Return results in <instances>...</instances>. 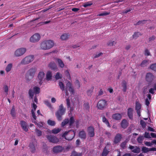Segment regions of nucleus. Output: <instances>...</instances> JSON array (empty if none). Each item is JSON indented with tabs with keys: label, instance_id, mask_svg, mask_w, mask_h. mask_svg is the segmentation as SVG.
Instances as JSON below:
<instances>
[{
	"label": "nucleus",
	"instance_id": "1",
	"mask_svg": "<svg viewBox=\"0 0 156 156\" xmlns=\"http://www.w3.org/2000/svg\"><path fill=\"white\" fill-rule=\"evenodd\" d=\"M54 44V42L53 41L45 40L41 42L40 44V47L41 49L43 50L49 49L52 48Z\"/></svg>",
	"mask_w": 156,
	"mask_h": 156
},
{
	"label": "nucleus",
	"instance_id": "2",
	"mask_svg": "<svg viewBox=\"0 0 156 156\" xmlns=\"http://www.w3.org/2000/svg\"><path fill=\"white\" fill-rule=\"evenodd\" d=\"M37 70V69L36 67H33L29 69L26 73V80L29 81L33 79Z\"/></svg>",
	"mask_w": 156,
	"mask_h": 156
},
{
	"label": "nucleus",
	"instance_id": "3",
	"mask_svg": "<svg viewBox=\"0 0 156 156\" xmlns=\"http://www.w3.org/2000/svg\"><path fill=\"white\" fill-rule=\"evenodd\" d=\"M66 109L64 108L63 104H61L59 106L58 110L55 113V115L58 120L61 121L62 119V116L66 112Z\"/></svg>",
	"mask_w": 156,
	"mask_h": 156
},
{
	"label": "nucleus",
	"instance_id": "4",
	"mask_svg": "<svg viewBox=\"0 0 156 156\" xmlns=\"http://www.w3.org/2000/svg\"><path fill=\"white\" fill-rule=\"evenodd\" d=\"M75 136V133L73 130H69L66 131L63 134L62 136L65 138L67 140H71Z\"/></svg>",
	"mask_w": 156,
	"mask_h": 156
},
{
	"label": "nucleus",
	"instance_id": "5",
	"mask_svg": "<svg viewBox=\"0 0 156 156\" xmlns=\"http://www.w3.org/2000/svg\"><path fill=\"white\" fill-rule=\"evenodd\" d=\"M34 59V56L33 55H29L23 58L20 62V64H27L32 62Z\"/></svg>",
	"mask_w": 156,
	"mask_h": 156
},
{
	"label": "nucleus",
	"instance_id": "6",
	"mask_svg": "<svg viewBox=\"0 0 156 156\" xmlns=\"http://www.w3.org/2000/svg\"><path fill=\"white\" fill-rule=\"evenodd\" d=\"M74 122L75 120L74 117L73 116H71L70 117L69 120L68 118L65 119L62 122L61 126L62 127H63L69 123V126H71L74 123Z\"/></svg>",
	"mask_w": 156,
	"mask_h": 156
},
{
	"label": "nucleus",
	"instance_id": "7",
	"mask_svg": "<svg viewBox=\"0 0 156 156\" xmlns=\"http://www.w3.org/2000/svg\"><path fill=\"white\" fill-rule=\"evenodd\" d=\"M107 105V101L105 100H101L98 102L97 107L98 109L102 110L105 108Z\"/></svg>",
	"mask_w": 156,
	"mask_h": 156
},
{
	"label": "nucleus",
	"instance_id": "8",
	"mask_svg": "<svg viewBox=\"0 0 156 156\" xmlns=\"http://www.w3.org/2000/svg\"><path fill=\"white\" fill-rule=\"evenodd\" d=\"M27 49L24 48H21L17 49L15 51V55L16 57L20 56L23 55L26 52Z\"/></svg>",
	"mask_w": 156,
	"mask_h": 156
},
{
	"label": "nucleus",
	"instance_id": "9",
	"mask_svg": "<svg viewBox=\"0 0 156 156\" xmlns=\"http://www.w3.org/2000/svg\"><path fill=\"white\" fill-rule=\"evenodd\" d=\"M45 74L43 71L40 72L37 75V78L39 80V83L41 85L43 83L45 80Z\"/></svg>",
	"mask_w": 156,
	"mask_h": 156
},
{
	"label": "nucleus",
	"instance_id": "10",
	"mask_svg": "<svg viewBox=\"0 0 156 156\" xmlns=\"http://www.w3.org/2000/svg\"><path fill=\"white\" fill-rule=\"evenodd\" d=\"M154 79V76L151 73H147L146 75L145 79L149 83H151Z\"/></svg>",
	"mask_w": 156,
	"mask_h": 156
},
{
	"label": "nucleus",
	"instance_id": "11",
	"mask_svg": "<svg viewBox=\"0 0 156 156\" xmlns=\"http://www.w3.org/2000/svg\"><path fill=\"white\" fill-rule=\"evenodd\" d=\"M69 90L71 94H73L74 93V90L72 87V84L69 82H68L66 84V88L65 89L66 94H67V91Z\"/></svg>",
	"mask_w": 156,
	"mask_h": 156
},
{
	"label": "nucleus",
	"instance_id": "12",
	"mask_svg": "<svg viewBox=\"0 0 156 156\" xmlns=\"http://www.w3.org/2000/svg\"><path fill=\"white\" fill-rule=\"evenodd\" d=\"M40 38L41 37L39 34H35L30 37V41L32 42H36L40 40Z\"/></svg>",
	"mask_w": 156,
	"mask_h": 156
},
{
	"label": "nucleus",
	"instance_id": "13",
	"mask_svg": "<svg viewBox=\"0 0 156 156\" xmlns=\"http://www.w3.org/2000/svg\"><path fill=\"white\" fill-rule=\"evenodd\" d=\"M46 137L50 142L56 143L59 141L58 139L56 136L53 135H47Z\"/></svg>",
	"mask_w": 156,
	"mask_h": 156
},
{
	"label": "nucleus",
	"instance_id": "14",
	"mask_svg": "<svg viewBox=\"0 0 156 156\" xmlns=\"http://www.w3.org/2000/svg\"><path fill=\"white\" fill-rule=\"evenodd\" d=\"M20 125L22 128L25 132L28 130V126L27 122L23 120H21L20 122Z\"/></svg>",
	"mask_w": 156,
	"mask_h": 156
},
{
	"label": "nucleus",
	"instance_id": "15",
	"mask_svg": "<svg viewBox=\"0 0 156 156\" xmlns=\"http://www.w3.org/2000/svg\"><path fill=\"white\" fill-rule=\"evenodd\" d=\"M129 148L132 150V152L135 153H139L140 151V148L137 146H133L129 145Z\"/></svg>",
	"mask_w": 156,
	"mask_h": 156
},
{
	"label": "nucleus",
	"instance_id": "16",
	"mask_svg": "<svg viewBox=\"0 0 156 156\" xmlns=\"http://www.w3.org/2000/svg\"><path fill=\"white\" fill-rule=\"evenodd\" d=\"M87 132L88 135L90 137H93L95 135L94 128L90 126L87 128Z\"/></svg>",
	"mask_w": 156,
	"mask_h": 156
},
{
	"label": "nucleus",
	"instance_id": "17",
	"mask_svg": "<svg viewBox=\"0 0 156 156\" xmlns=\"http://www.w3.org/2000/svg\"><path fill=\"white\" fill-rule=\"evenodd\" d=\"M122 138V135L119 133L117 134L115 136L114 143L115 144H116L119 143L121 140Z\"/></svg>",
	"mask_w": 156,
	"mask_h": 156
},
{
	"label": "nucleus",
	"instance_id": "18",
	"mask_svg": "<svg viewBox=\"0 0 156 156\" xmlns=\"http://www.w3.org/2000/svg\"><path fill=\"white\" fill-rule=\"evenodd\" d=\"M64 149V148L62 147L57 146L53 148V151L55 153H58L61 152Z\"/></svg>",
	"mask_w": 156,
	"mask_h": 156
},
{
	"label": "nucleus",
	"instance_id": "19",
	"mask_svg": "<svg viewBox=\"0 0 156 156\" xmlns=\"http://www.w3.org/2000/svg\"><path fill=\"white\" fill-rule=\"evenodd\" d=\"M55 60L57 62L58 66L60 68H62L64 66V64L62 60L60 59L56 58H55Z\"/></svg>",
	"mask_w": 156,
	"mask_h": 156
},
{
	"label": "nucleus",
	"instance_id": "20",
	"mask_svg": "<svg viewBox=\"0 0 156 156\" xmlns=\"http://www.w3.org/2000/svg\"><path fill=\"white\" fill-rule=\"evenodd\" d=\"M133 109L132 108L128 109L127 115L129 119L131 120L133 119Z\"/></svg>",
	"mask_w": 156,
	"mask_h": 156
},
{
	"label": "nucleus",
	"instance_id": "21",
	"mask_svg": "<svg viewBox=\"0 0 156 156\" xmlns=\"http://www.w3.org/2000/svg\"><path fill=\"white\" fill-rule=\"evenodd\" d=\"M49 67L50 69L53 70L57 69L58 67L56 64L54 62H51L49 64Z\"/></svg>",
	"mask_w": 156,
	"mask_h": 156
},
{
	"label": "nucleus",
	"instance_id": "22",
	"mask_svg": "<svg viewBox=\"0 0 156 156\" xmlns=\"http://www.w3.org/2000/svg\"><path fill=\"white\" fill-rule=\"evenodd\" d=\"M122 118V115L119 113H115L113 114L112 115V118L113 119L119 120L121 119Z\"/></svg>",
	"mask_w": 156,
	"mask_h": 156
},
{
	"label": "nucleus",
	"instance_id": "23",
	"mask_svg": "<svg viewBox=\"0 0 156 156\" xmlns=\"http://www.w3.org/2000/svg\"><path fill=\"white\" fill-rule=\"evenodd\" d=\"M70 35L69 33H64L61 36V39L62 40H66L69 37Z\"/></svg>",
	"mask_w": 156,
	"mask_h": 156
},
{
	"label": "nucleus",
	"instance_id": "24",
	"mask_svg": "<svg viewBox=\"0 0 156 156\" xmlns=\"http://www.w3.org/2000/svg\"><path fill=\"white\" fill-rule=\"evenodd\" d=\"M79 137L81 139H86V133L84 131L82 130L80 132L79 134Z\"/></svg>",
	"mask_w": 156,
	"mask_h": 156
},
{
	"label": "nucleus",
	"instance_id": "25",
	"mask_svg": "<svg viewBox=\"0 0 156 156\" xmlns=\"http://www.w3.org/2000/svg\"><path fill=\"white\" fill-rule=\"evenodd\" d=\"M127 83L125 80H123L122 83V86L123 87L122 90L124 92H126L127 89Z\"/></svg>",
	"mask_w": 156,
	"mask_h": 156
},
{
	"label": "nucleus",
	"instance_id": "26",
	"mask_svg": "<svg viewBox=\"0 0 156 156\" xmlns=\"http://www.w3.org/2000/svg\"><path fill=\"white\" fill-rule=\"evenodd\" d=\"M31 113L32 115V117L33 119H32V122L34 123L35 124H37V122H36L37 117L35 115L34 112V110H31Z\"/></svg>",
	"mask_w": 156,
	"mask_h": 156
},
{
	"label": "nucleus",
	"instance_id": "27",
	"mask_svg": "<svg viewBox=\"0 0 156 156\" xmlns=\"http://www.w3.org/2000/svg\"><path fill=\"white\" fill-rule=\"evenodd\" d=\"M128 126V123L127 120L126 119H123L121 122L122 127L124 128H126Z\"/></svg>",
	"mask_w": 156,
	"mask_h": 156
},
{
	"label": "nucleus",
	"instance_id": "28",
	"mask_svg": "<svg viewBox=\"0 0 156 156\" xmlns=\"http://www.w3.org/2000/svg\"><path fill=\"white\" fill-rule=\"evenodd\" d=\"M102 121L109 128L111 127V125L109 124L108 120L105 116H104L102 117Z\"/></svg>",
	"mask_w": 156,
	"mask_h": 156
},
{
	"label": "nucleus",
	"instance_id": "29",
	"mask_svg": "<svg viewBox=\"0 0 156 156\" xmlns=\"http://www.w3.org/2000/svg\"><path fill=\"white\" fill-rule=\"evenodd\" d=\"M13 66V64L12 63L9 64L6 66L5 70L7 73L10 72L12 69Z\"/></svg>",
	"mask_w": 156,
	"mask_h": 156
},
{
	"label": "nucleus",
	"instance_id": "30",
	"mask_svg": "<svg viewBox=\"0 0 156 156\" xmlns=\"http://www.w3.org/2000/svg\"><path fill=\"white\" fill-rule=\"evenodd\" d=\"M109 151L107 150L106 147H105L103 151L101 154L102 156H106L108 154Z\"/></svg>",
	"mask_w": 156,
	"mask_h": 156
},
{
	"label": "nucleus",
	"instance_id": "31",
	"mask_svg": "<svg viewBox=\"0 0 156 156\" xmlns=\"http://www.w3.org/2000/svg\"><path fill=\"white\" fill-rule=\"evenodd\" d=\"M150 21V20H140L138 21L136 24H134V25L136 26V25H142L143 24H145L147 21Z\"/></svg>",
	"mask_w": 156,
	"mask_h": 156
},
{
	"label": "nucleus",
	"instance_id": "32",
	"mask_svg": "<svg viewBox=\"0 0 156 156\" xmlns=\"http://www.w3.org/2000/svg\"><path fill=\"white\" fill-rule=\"evenodd\" d=\"M141 35L142 34L140 32H135L132 35V38L133 39H136Z\"/></svg>",
	"mask_w": 156,
	"mask_h": 156
},
{
	"label": "nucleus",
	"instance_id": "33",
	"mask_svg": "<svg viewBox=\"0 0 156 156\" xmlns=\"http://www.w3.org/2000/svg\"><path fill=\"white\" fill-rule=\"evenodd\" d=\"M82 153H78L75 151H73L70 156H82Z\"/></svg>",
	"mask_w": 156,
	"mask_h": 156
},
{
	"label": "nucleus",
	"instance_id": "34",
	"mask_svg": "<svg viewBox=\"0 0 156 156\" xmlns=\"http://www.w3.org/2000/svg\"><path fill=\"white\" fill-rule=\"evenodd\" d=\"M148 64V60H145L143 61L140 65L142 67H145Z\"/></svg>",
	"mask_w": 156,
	"mask_h": 156
},
{
	"label": "nucleus",
	"instance_id": "35",
	"mask_svg": "<svg viewBox=\"0 0 156 156\" xmlns=\"http://www.w3.org/2000/svg\"><path fill=\"white\" fill-rule=\"evenodd\" d=\"M29 147L30 151L32 153H34L35 151V147L34 144L33 143H30L29 144Z\"/></svg>",
	"mask_w": 156,
	"mask_h": 156
},
{
	"label": "nucleus",
	"instance_id": "36",
	"mask_svg": "<svg viewBox=\"0 0 156 156\" xmlns=\"http://www.w3.org/2000/svg\"><path fill=\"white\" fill-rule=\"evenodd\" d=\"M52 77L51 73L50 71H48L46 75V79L48 80H51Z\"/></svg>",
	"mask_w": 156,
	"mask_h": 156
},
{
	"label": "nucleus",
	"instance_id": "37",
	"mask_svg": "<svg viewBox=\"0 0 156 156\" xmlns=\"http://www.w3.org/2000/svg\"><path fill=\"white\" fill-rule=\"evenodd\" d=\"M128 142L127 140H126L124 142H122L120 144V147L122 149H125L126 147V146Z\"/></svg>",
	"mask_w": 156,
	"mask_h": 156
},
{
	"label": "nucleus",
	"instance_id": "38",
	"mask_svg": "<svg viewBox=\"0 0 156 156\" xmlns=\"http://www.w3.org/2000/svg\"><path fill=\"white\" fill-rule=\"evenodd\" d=\"M34 93H35L33 89H30L29 90V94L31 99H33Z\"/></svg>",
	"mask_w": 156,
	"mask_h": 156
},
{
	"label": "nucleus",
	"instance_id": "39",
	"mask_svg": "<svg viewBox=\"0 0 156 156\" xmlns=\"http://www.w3.org/2000/svg\"><path fill=\"white\" fill-rule=\"evenodd\" d=\"M141 108V104L138 102L136 103L135 109L136 111L140 110Z\"/></svg>",
	"mask_w": 156,
	"mask_h": 156
},
{
	"label": "nucleus",
	"instance_id": "40",
	"mask_svg": "<svg viewBox=\"0 0 156 156\" xmlns=\"http://www.w3.org/2000/svg\"><path fill=\"white\" fill-rule=\"evenodd\" d=\"M10 114L12 117H15L16 113L15 112V108L14 106H13L12 108Z\"/></svg>",
	"mask_w": 156,
	"mask_h": 156
},
{
	"label": "nucleus",
	"instance_id": "41",
	"mask_svg": "<svg viewBox=\"0 0 156 156\" xmlns=\"http://www.w3.org/2000/svg\"><path fill=\"white\" fill-rule=\"evenodd\" d=\"M34 93L36 94H38L40 93V88L37 87H35L33 88Z\"/></svg>",
	"mask_w": 156,
	"mask_h": 156
},
{
	"label": "nucleus",
	"instance_id": "42",
	"mask_svg": "<svg viewBox=\"0 0 156 156\" xmlns=\"http://www.w3.org/2000/svg\"><path fill=\"white\" fill-rule=\"evenodd\" d=\"M59 86L60 87V89L62 91H63L65 90V86L62 82L60 81L58 83Z\"/></svg>",
	"mask_w": 156,
	"mask_h": 156
},
{
	"label": "nucleus",
	"instance_id": "43",
	"mask_svg": "<svg viewBox=\"0 0 156 156\" xmlns=\"http://www.w3.org/2000/svg\"><path fill=\"white\" fill-rule=\"evenodd\" d=\"M44 104L48 107L50 108H52V105L50 103L48 100L44 101Z\"/></svg>",
	"mask_w": 156,
	"mask_h": 156
},
{
	"label": "nucleus",
	"instance_id": "44",
	"mask_svg": "<svg viewBox=\"0 0 156 156\" xmlns=\"http://www.w3.org/2000/svg\"><path fill=\"white\" fill-rule=\"evenodd\" d=\"M94 87H92L90 89L88 90L87 91V94L88 96H90L94 89Z\"/></svg>",
	"mask_w": 156,
	"mask_h": 156
},
{
	"label": "nucleus",
	"instance_id": "45",
	"mask_svg": "<svg viewBox=\"0 0 156 156\" xmlns=\"http://www.w3.org/2000/svg\"><path fill=\"white\" fill-rule=\"evenodd\" d=\"M61 130V129L58 128L57 129H54L52 131V133L54 134H57Z\"/></svg>",
	"mask_w": 156,
	"mask_h": 156
},
{
	"label": "nucleus",
	"instance_id": "46",
	"mask_svg": "<svg viewBox=\"0 0 156 156\" xmlns=\"http://www.w3.org/2000/svg\"><path fill=\"white\" fill-rule=\"evenodd\" d=\"M144 139V136H140L137 139V141L139 143H142Z\"/></svg>",
	"mask_w": 156,
	"mask_h": 156
},
{
	"label": "nucleus",
	"instance_id": "47",
	"mask_svg": "<svg viewBox=\"0 0 156 156\" xmlns=\"http://www.w3.org/2000/svg\"><path fill=\"white\" fill-rule=\"evenodd\" d=\"M150 68L154 71L156 72V63L151 65L150 66Z\"/></svg>",
	"mask_w": 156,
	"mask_h": 156
},
{
	"label": "nucleus",
	"instance_id": "48",
	"mask_svg": "<svg viewBox=\"0 0 156 156\" xmlns=\"http://www.w3.org/2000/svg\"><path fill=\"white\" fill-rule=\"evenodd\" d=\"M47 122L48 125L51 126H54L55 124V122L54 121L51 120L50 119L48 120Z\"/></svg>",
	"mask_w": 156,
	"mask_h": 156
},
{
	"label": "nucleus",
	"instance_id": "49",
	"mask_svg": "<svg viewBox=\"0 0 156 156\" xmlns=\"http://www.w3.org/2000/svg\"><path fill=\"white\" fill-rule=\"evenodd\" d=\"M62 76L60 73L58 72L56 73L55 78L57 80L62 78Z\"/></svg>",
	"mask_w": 156,
	"mask_h": 156
},
{
	"label": "nucleus",
	"instance_id": "50",
	"mask_svg": "<svg viewBox=\"0 0 156 156\" xmlns=\"http://www.w3.org/2000/svg\"><path fill=\"white\" fill-rule=\"evenodd\" d=\"M35 131L38 136H40L41 135L42 133L41 131L36 129L35 130Z\"/></svg>",
	"mask_w": 156,
	"mask_h": 156
},
{
	"label": "nucleus",
	"instance_id": "51",
	"mask_svg": "<svg viewBox=\"0 0 156 156\" xmlns=\"http://www.w3.org/2000/svg\"><path fill=\"white\" fill-rule=\"evenodd\" d=\"M92 4V3L91 2H87L84 3L83 6L84 7H87L88 6H90Z\"/></svg>",
	"mask_w": 156,
	"mask_h": 156
},
{
	"label": "nucleus",
	"instance_id": "52",
	"mask_svg": "<svg viewBox=\"0 0 156 156\" xmlns=\"http://www.w3.org/2000/svg\"><path fill=\"white\" fill-rule=\"evenodd\" d=\"M84 108L85 109L87 110H89L90 108L89 104L88 103H86L84 104Z\"/></svg>",
	"mask_w": 156,
	"mask_h": 156
},
{
	"label": "nucleus",
	"instance_id": "53",
	"mask_svg": "<svg viewBox=\"0 0 156 156\" xmlns=\"http://www.w3.org/2000/svg\"><path fill=\"white\" fill-rule=\"evenodd\" d=\"M4 89L5 92L6 93V95H7L9 91V88L8 86L6 85H5L4 86Z\"/></svg>",
	"mask_w": 156,
	"mask_h": 156
},
{
	"label": "nucleus",
	"instance_id": "54",
	"mask_svg": "<svg viewBox=\"0 0 156 156\" xmlns=\"http://www.w3.org/2000/svg\"><path fill=\"white\" fill-rule=\"evenodd\" d=\"M109 12H103L102 13H100V14L98 15V16H107L109 14Z\"/></svg>",
	"mask_w": 156,
	"mask_h": 156
},
{
	"label": "nucleus",
	"instance_id": "55",
	"mask_svg": "<svg viewBox=\"0 0 156 156\" xmlns=\"http://www.w3.org/2000/svg\"><path fill=\"white\" fill-rule=\"evenodd\" d=\"M140 124L142 127L143 128H144L146 126V124L145 122L143 120H141L140 122Z\"/></svg>",
	"mask_w": 156,
	"mask_h": 156
},
{
	"label": "nucleus",
	"instance_id": "56",
	"mask_svg": "<svg viewBox=\"0 0 156 156\" xmlns=\"http://www.w3.org/2000/svg\"><path fill=\"white\" fill-rule=\"evenodd\" d=\"M142 151L144 153H147L149 151L148 149L145 147H142Z\"/></svg>",
	"mask_w": 156,
	"mask_h": 156
},
{
	"label": "nucleus",
	"instance_id": "57",
	"mask_svg": "<svg viewBox=\"0 0 156 156\" xmlns=\"http://www.w3.org/2000/svg\"><path fill=\"white\" fill-rule=\"evenodd\" d=\"M66 102L67 107L69 108V107H70V103L69 98H67L66 99Z\"/></svg>",
	"mask_w": 156,
	"mask_h": 156
},
{
	"label": "nucleus",
	"instance_id": "58",
	"mask_svg": "<svg viewBox=\"0 0 156 156\" xmlns=\"http://www.w3.org/2000/svg\"><path fill=\"white\" fill-rule=\"evenodd\" d=\"M115 44L116 42L114 41H110L108 43V46H113Z\"/></svg>",
	"mask_w": 156,
	"mask_h": 156
},
{
	"label": "nucleus",
	"instance_id": "59",
	"mask_svg": "<svg viewBox=\"0 0 156 156\" xmlns=\"http://www.w3.org/2000/svg\"><path fill=\"white\" fill-rule=\"evenodd\" d=\"M144 137L145 138L149 139L150 138H151L149 133H147V132H145V133Z\"/></svg>",
	"mask_w": 156,
	"mask_h": 156
},
{
	"label": "nucleus",
	"instance_id": "60",
	"mask_svg": "<svg viewBox=\"0 0 156 156\" xmlns=\"http://www.w3.org/2000/svg\"><path fill=\"white\" fill-rule=\"evenodd\" d=\"M37 105L35 104L34 103H33L32 104V108H33V109H32L31 110H34V112L36 110V109L37 108Z\"/></svg>",
	"mask_w": 156,
	"mask_h": 156
},
{
	"label": "nucleus",
	"instance_id": "61",
	"mask_svg": "<svg viewBox=\"0 0 156 156\" xmlns=\"http://www.w3.org/2000/svg\"><path fill=\"white\" fill-rule=\"evenodd\" d=\"M145 55L146 56H149L150 55V53L147 49H146L145 51Z\"/></svg>",
	"mask_w": 156,
	"mask_h": 156
},
{
	"label": "nucleus",
	"instance_id": "62",
	"mask_svg": "<svg viewBox=\"0 0 156 156\" xmlns=\"http://www.w3.org/2000/svg\"><path fill=\"white\" fill-rule=\"evenodd\" d=\"M155 38V37L154 35H152L149 38V42L152 41L154 40Z\"/></svg>",
	"mask_w": 156,
	"mask_h": 156
},
{
	"label": "nucleus",
	"instance_id": "63",
	"mask_svg": "<svg viewBox=\"0 0 156 156\" xmlns=\"http://www.w3.org/2000/svg\"><path fill=\"white\" fill-rule=\"evenodd\" d=\"M35 124L37 125L38 127H39L40 128H41L43 127V124L42 122H40L39 123H38L37 122V124Z\"/></svg>",
	"mask_w": 156,
	"mask_h": 156
},
{
	"label": "nucleus",
	"instance_id": "64",
	"mask_svg": "<svg viewBox=\"0 0 156 156\" xmlns=\"http://www.w3.org/2000/svg\"><path fill=\"white\" fill-rule=\"evenodd\" d=\"M145 104L147 106H148L150 104V102L148 98H146L145 101Z\"/></svg>",
	"mask_w": 156,
	"mask_h": 156
}]
</instances>
